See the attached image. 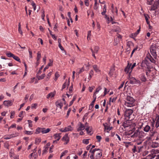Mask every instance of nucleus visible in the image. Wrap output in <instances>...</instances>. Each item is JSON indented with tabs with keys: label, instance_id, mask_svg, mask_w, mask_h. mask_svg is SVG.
Returning a JSON list of instances; mask_svg holds the SVG:
<instances>
[{
	"label": "nucleus",
	"instance_id": "24",
	"mask_svg": "<svg viewBox=\"0 0 159 159\" xmlns=\"http://www.w3.org/2000/svg\"><path fill=\"white\" fill-rule=\"evenodd\" d=\"M51 129L50 128L46 129L45 128H43L42 133L43 134H47L50 131Z\"/></svg>",
	"mask_w": 159,
	"mask_h": 159
},
{
	"label": "nucleus",
	"instance_id": "5",
	"mask_svg": "<svg viewBox=\"0 0 159 159\" xmlns=\"http://www.w3.org/2000/svg\"><path fill=\"white\" fill-rule=\"evenodd\" d=\"M133 112V110L131 109H127L125 110V116L127 120H129L130 119V116L132 115Z\"/></svg>",
	"mask_w": 159,
	"mask_h": 159
},
{
	"label": "nucleus",
	"instance_id": "8",
	"mask_svg": "<svg viewBox=\"0 0 159 159\" xmlns=\"http://www.w3.org/2000/svg\"><path fill=\"white\" fill-rule=\"evenodd\" d=\"M143 130L144 131L146 132H148L150 131V135L151 136H153L154 134L155 133L154 131H153L152 129H151V127L150 126L148 125H146L143 128Z\"/></svg>",
	"mask_w": 159,
	"mask_h": 159
},
{
	"label": "nucleus",
	"instance_id": "37",
	"mask_svg": "<svg viewBox=\"0 0 159 159\" xmlns=\"http://www.w3.org/2000/svg\"><path fill=\"white\" fill-rule=\"evenodd\" d=\"M89 139H85L83 140V143L84 144H87L89 143Z\"/></svg>",
	"mask_w": 159,
	"mask_h": 159
},
{
	"label": "nucleus",
	"instance_id": "57",
	"mask_svg": "<svg viewBox=\"0 0 159 159\" xmlns=\"http://www.w3.org/2000/svg\"><path fill=\"white\" fill-rule=\"evenodd\" d=\"M16 124H12L8 128V130L10 128H16Z\"/></svg>",
	"mask_w": 159,
	"mask_h": 159
},
{
	"label": "nucleus",
	"instance_id": "28",
	"mask_svg": "<svg viewBox=\"0 0 159 159\" xmlns=\"http://www.w3.org/2000/svg\"><path fill=\"white\" fill-rule=\"evenodd\" d=\"M144 16L147 24H149V22L148 21V18H149V16L147 14H144Z\"/></svg>",
	"mask_w": 159,
	"mask_h": 159
},
{
	"label": "nucleus",
	"instance_id": "38",
	"mask_svg": "<svg viewBox=\"0 0 159 159\" xmlns=\"http://www.w3.org/2000/svg\"><path fill=\"white\" fill-rule=\"evenodd\" d=\"M41 139L40 138H36L35 140V143L39 144L41 142Z\"/></svg>",
	"mask_w": 159,
	"mask_h": 159
},
{
	"label": "nucleus",
	"instance_id": "50",
	"mask_svg": "<svg viewBox=\"0 0 159 159\" xmlns=\"http://www.w3.org/2000/svg\"><path fill=\"white\" fill-rule=\"evenodd\" d=\"M92 127H89V129L88 130V132H87V134H89L90 135L92 134H93V133L92 132Z\"/></svg>",
	"mask_w": 159,
	"mask_h": 159
},
{
	"label": "nucleus",
	"instance_id": "52",
	"mask_svg": "<svg viewBox=\"0 0 159 159\" xmlns=\"http://www.w3.org/2000/svg\"><path fill=\"white\" fill-rule=\"evenodd\" d=\"M143 146H140L139 147H137L138 149V152L139 153L141 151V149L143 148Z\"/></svg>",
	"mask_w": 159,
	"mask_h": 159
},
{
	"label": "nucleus",
	"instance_id": "43",
	"mask_svg": "<svg viewBox=\"0 0 159 159\" xmlns=\"http://www.w3.org/2000/svg\"><path fill=\"white\" fill-rule=\"evenodd\" d=\"M53 60L51 59H50L49 60V63H48V65H47V66H48V67H49V66H52V64H53Z\"/></svg>",
	"mask_w": 159,
	"mask_h": 159
},
{
	"label": "nucleus",
	"instance_id": "27",
	"mask_svg": "<svg viewBox=\"0 0 159 159\" xmlns=\"http://www.w3.org/2000/svg\"><path fill=\"white\" fill-rule=\"evenodd\" d=\"M93 67L96 72L98 73L100 72V70L98 68L97 65H93Z\"/></svg>",
	"mask_w": 159,
	"mask_h": 159
},
{
	"label": "nucleus",
	"instance_id": "20",
	"mask_svg": "<svg viewBox=\"0 0 159 159\" xmlns=\"http://www.w3.org/2000/svg\"><path fill=\"white\" fill-rule=\"evenodd\" d=\"M56 93V92L55 91L53 92H51L47 95V98L48 99L50 98H52L53 97L55 96Z\"/></svg>",
	"mask_w": 159,
	"mask_h": 159
},
{
	"label": "nucleus",
	"instance_id": "2",
	"mask_svg": "<svg viewBox=\"0 0 159 159\" xmlns=\"http://www.w3.org/2000/svg\"><path fill=\"white\" fill-rule=\"evenodd\" d=\"M125 102V105L127 107H131L135 106V100L132 97L127 96Z\"/></svg>",
	"mask_w": 159,
	"mask_h": 159
},
{
	"label": "nucleus",
	"instance_id": "12",
	"mask_svg": "<svg viewBox=\"0 0 159 159\" xmlns=\"http://www.w3.org/2000/svg\"><path fill=\"white\" fill-rule=\"evenodd\" d=\"M13 101L12 100H5L3 102V104L5 106L8 107L12 105Z\"/></svg>",
	"mask_w": 159,
	"mask_h": 159
},
{
	"label": "nucleus",
	"instance_id": "39",
	"mask_svg": "<svg viewBox=\"0 0 159 159\" xmlns=\"http://www.w3.org/2000/svg\"><path fill=\"white\" fill-rule=\"evenodd\" d=\"M37 106V103L32 104L31 105V109H36Z\"/></svg>",
	"mask_w": 159,
	"mask_h": 159
},
{
	"label": "nucleus",
	"instance_id": "10",
	"mask_svg": "<svg viewBox=\"0 0 159 159\" xmlns=\"http://www.w3.org/2000/svg\"><path fill=\"white\" fill-rule=\"evenodd\" d=\"M62 141L65 142L64 144L65 145L67 144L69 141V138L68 136V134H66L62 137L61 139Z\"/></svg>",
	"mask_w": 159,
	"mask_h": 159
},
{
	"label": "nucleus",
	"instance_id": "6",
	"mask_svg": "<svg viewBox=\"0 0 159 159\" xmlns=\"http://www.w3.org/2000/svg\"><path fill=\"white\" fill-rule=\"evenodd\" d=\"M153 153H151L146 157L147 159H152L154 158L156 156L155 153H159V150L158 149H154L152 150Z\"/></svg>",
	"mask_w": 159,
	"mask_h": 159
},
{
	"label": "nucleus",
	"instance_id": "15",
	"mask_svg": "<svg viewBox=\"0 0 159 159\" xmlns=\"http://www.w3.org/2000/svg\"><path fill=\"white\" fill-rule=\"evenodd\" d=\"M154 122L155 124V127L157 128L159 127V115L157 116Z\"/></svg>",
	"mask_w": 159,
	"mask_h": 159
},
{
	"label": "nucleus",
	"instance_id": "61",
	"mask_svg": "<svg viewBox=\"0 0 159 159\" xmlns=\"http://www.w3.org/2000/svg\"><path fill=\"white\" fill-rule=\"evenodd\" d=\"M73 91V85H72L70 87L69 89V93H71Z\"/></svg>",
	"mask_w": 159,
	"mask_h": 159
},
{
	"label": "nucleus",
	"instance_id": "29",
	"mask_svg": "<svg viewBox=\"0 0 159 159\" xmlns=\"http://www.w3.org/2000/svg\"><path fill=\"white\" fill-rule=\"evenodd\" d=\"M45 76V74H43L42 75L40 76H39L38 75L37 76V77L39 80H41L42 79H43Z\"/></svg>",
	"mask_w": 159,
	"mask_h": 159
},
{
	"label": "nucleus",
	"instance_id": "36",
	"mask_svg": "<svg viewBox=\"0 0 159 159\" xmlns=\"http://www.w3.org/2000/svg\"><path fill=\"white\" fill-rule=\"evenodd\" d=\"M76 96H74L73 97V99L70 102V103H69V106H71V105H72V104H73V102H74L75 100L76 99Z\"/></svg>",
	"mask_w": 159,
	"mask_h": 159
},
{
	"label": "nucleus",
	"instance_id": "3",
	"mask_svg": "<svg viewBox=\"0 0 159 159\" xmlns=\"http://www.w3.org/2000/svg\"><path fill=\"white\" fill-rule=\"evenodd\" d=\"M145 136V134L143 132L136 130L131 136L133 138L137 137L140 139H143Z\"/></svg>",
	"mask_w": 159,
	"mask_h": 159
},
{
	"label": "nucleus",
	"instance_id": "4",
	"mask_svg": "<svg viewBox=\"0 0 159 159\" xmlns=\"http://www.w3.org/2000/svg\"><path fill=\"white\" fill-rule=\"evenodd\" d=\"M156 45L154 44H152L151 45L150 48V52L153 57L154 58H157V53L156 51Z\"/></svg>",
	"mask_w": 159,
	"mask_h": 159
},
{
	"label": "nucleus",
	"instance_id": "23",
	"mask_svg": "<svg viewBox=\"0 0 159 159\" xmlns=\"http://www.w3.org/2000/svg\"><path fill=\"white\" fill-rule=\"evenodd\" d=\"M43 128L38 127L35 130V134H38L40 133H42Z\"/></svg>",
	"mask_w": 159,
	"mask_h": 159
},
{
	"label": "nucleus",
	"instance_id": "55",
	"mask_svg": "<svg viewBox=\"0 0 159 159\" xmlns=\"http://www.w3.org/2000/svg\"><path fill=\"white\" fill-rule=\"evenodd\" d=\"M28 122L29 124V126L30 127H32V121L30 120H28Z\"/></svg>",
	"mask_w": 159,
	"mask_h": 159
},
{
	"label": "nucleus",
	"instance_id": "26",
	"mask_svg": "<svg viewBox=\"0 0 159 159\" xmlns=\"http://www.w3.org/2000/svg\"><path fill=\"white\" fill-rule=\"evenodd\" d=\"M60 133H57L54 135V138L55 139H57V141H59L61 137V136H60Z\"/></svg>",
	"mask_w": 159,
	"mask_h": 159
},
{
	"label": "nucleus",
	"instance_id": "18",
	"mask_svg": "<svg viewBox=\"0 0 159 159\" xmlns=\"http://www.w3.org/2000/svg\"><path fill=\"white\" fill-rule=\"evenodd\" d=\"M146 57L147 59L149 60L151 62L153 63H155L156 62L155 60L149 54H147Z\"/></svg>",
	"mask_w": 159,
	"mask_h": 159
},
{
	"label": "nucleus",
	"instance_id": "59",
	"mask_svg": "<svg viewBox=\"0 0 159 159\" xmlns=\"http://www.w3.org/2000/svg\"><path fill=\"white\" fill-rule=\"evenodd\" d=\"M66 81H67V80H66V82L64 83L62 85L61 90H62L63 89H64L66 88Z\"/></svg>",
	"mask_w": 159,
	"mask_h": 159
},
{
	"label": "nucleus",
	"instance_id": "53",
	"mask_svg": "<svg viewBox=\"0 0 159 159\" xmlns=\"http://www.w3.org/2000/svg\"><path fill=\"white\" fill-rule=\"evenodd\" d=\"M15 114V112L14 111H11V116L10 118H13V116Z\"/></svg>",
	"mask_w": 159,
	"mask_h": 159
},
{
	"label": "nucleus",
	"instance_id": "11",
	"mask_svg": "<svg viewBox=\"0 0 159 159\" xmlns=\"http://www.w3.org/2000/svg\"><path fill=\"white\" fill-rule=\"evenodd\" d=\"M55 104L57 108H59L60 109H61L63 106V102L60 100H57L55 102Z\"/></svg>",
	"mask_w": 159,
	"mask_h": 159
},
{
	"label": "nucleus",
	"instance_id": "1",
	"mask_svg": "<svg viewBox=\"0 0 159 159\" xmlns=\"http://www.w3.org/2000/svg\"><path fill=\"white\" fill-rule=\"evenodd\" d=\"M89 152L91 153L89 156L91 159H100L102 156V151L99 148L90 149Z\"/></svg>",
	"mask_w": 159,
	"mask_h": 159
},
{
	"label": "nucleus",
	"instance_id": "58",
	"mask_svg": "<svg viewBox=\"0 0 159 159\" xmlns=\"http://www.w3.org/2000/svg\"><path fill=\"white\" fill-rule=\"evenodd\" d=\"M87 152L86 151H85L84 154H83V159H85L87 157Z\"/></svg>",
	"mask_w": 159,
	"mask_h": 159
},
{
	"label": "nucleus",
	"instance_id": "42",
	"mask_svg": "<svg viewBox=\"0 0 159 159\" xmlns=\"http://www.w3.org/2000/svg\"><path fill=\"white\" fill-rule=\"evenodd\" d=\"M33 131H28L26 130L25 132V134L29 135H31L33 134Z\"/></svg>",
	"mask_w": 159,
	"mask_h": 159
},
{
	"label": "nucleus",
	"instance_id": "47",
	"mask_svg": "<svg viewBox=\"0 0 159 159\" xmlns=\"http://www.w3.org/2000/svg\"><path fill=\"white\" fill-rule=\"evenodd\" d=\"M150 11H154L157 8V7L154 5H153L150 7Z\"/></svg>",
	"mask_w": 159,
	"mask_h": 159
},
{
	"label": "nucleus",
	"instance_id": "33",
	"mask_svg": "<svg viewBox=\"0 0 159 159\" xmlns=\"http://www.w3.org/2000/svg\"><path fill=\"white\" fill-rule=\"evenodd\" d=\"M37 60L38 61L41 57V54L40 51H38L37 52Z\"/></svg>",
	"mask_w": 159,
	"mask_h": 159
},
{
	"label": "nucleus",
	"instance_id": "35",
	"mask_svg": "<svg viewBox=\"0 0 159 159\" xmlns=\"http://www.w3.org/2000/svg\"><path fill=\"white\" fill-rule=\"evenodd\" d=\"M19 133L17 132H15V133L10 134V136H11V138L15 137L18 136Z\"/></svg>",
	"mask_w": 159,
	"mask_h": 159
},
{
	"label": "nucleus",
	"instance_id": "22",
	"mask_svg": "<svg viewBox=\"0 0 159 159\" xmlns=\"http://www.w3.org/2000/svg\"><path fill=\"white\" fill-rule=\"evenodd\" d=\"M129 82L131 84H136V79L133 77H130L129 78Z\"/></svg>",
	"mask_w": 159,
	"mask_h": 159
},
{
	"label": "nucleus",
	"instance_id": "64",
	"mask_svg": "<svg viewBox=\"0 0 159 159\" xmlns=\"http://www.w3.org/2000/svg\"><path fill=\"white\" fill-rule=\"evenodd\" d=\"M71 111V109L70 108H69L68 110V111L67 112V114H66V116L67 117H68Z\"/></svg>",
	"mask_w": 159,
	"mask_h": 159
},
{
	"label": "nucleus",
	"instance_id": "25",
	"mask_svg": "<svg viewBox=\"0 0 159 159\" xmlns=\"http://www.w3.org/2000/svg\"><path fill=\"white\" fill-rule=\"evenodd\" d=\"M115 70V69L114 67V66L111 67L109 72V75L111 76H112Z\"/></svg>",
	"mask_w": 159,
	"mask_h": 159
},
{
	"label": "nucleus",
	"instance_id": "34",
	"mask_svg": "<svg viewBox=\"0 0 159 159\" xmlns=\"http://www.w3.org/2000/svg\"><path fill=\"white\" fill-rule=\"evenodd\" d=\"M102 89V88L101 86H99L98 88H97L96 89V90L95 92L93 94H95V95H96V94L100 90Z\"/></svg>",
	"mask_w": 159,
	"mask_h": 159
},
{
	"label": "nucleus",
	"instance_id": "32",
	"mask_svg": "<svg viewBox=\"0 0 159 159\" xmlns=\"http://www.w3.org/2000/svg\"><path fill=\"white\" fill-rule=\"evenodd\" d=\"M99 49V48L98 47L95 46L94 47V50H93V52H94V53H97Z\"/></svg>",
	"mask_w": 159,
	"mask_h": 159
},
{
	"label": "nucleus",
	"instance_id": "46",
	"mask_svg": "<svg viewBox=\"0 0 159 159\" xmlns=\"http://www.w3.org/2000/svg\"><path fill=\"white\" fill-rule=\"evenodd\" d=\"M137 147V146L136 145H134V146L133 148L132 149V151L134 153H135L136 152H138V151L136 149V148Z\"/></svg>",
	"mask_w": 159,
	"mask_h": 159
},
{
	"label": "nucleus",
	"instance_id": "44",
	"mask_svg": "<svg viewBox=\"0 0 159 159\" xmlns=\"http://www.w3.org/2000/svg\"><path fill=\"white\" fill-rule=\"evenodd\" d=\"M158 143L153 142L152 144V146L153 148H157L158 146Z\"/></svg>",
	"mask_w": 159,
	"mask_h": 159
},
{
	"label": "nucleus",
	"instance_id": "9",
	"mask_svg": "<svg viewBox=\"0 0 159 159\" xmlns=\"http://www.w3.org/2000/svg\"><path fill=\"white\" fill-rule=\"evenodd\" d=\"M73 128L71 125H69L63 128H61L59 129V131L61 132H66L69 131H72Z\"/></svg>",
	"mask_w": 159,
	"mask_h": 159
},
{
	"label": "nucleus",
	"instance_id": "30",
	"mask_svg": "<svg viewBox=\"0 0 159 159\" xmlns=\"http://www.w3.org/2000/svg\"><path fill=\"white\" fill-rule=\"evenodd\" d=\"M141 80L143 82H145L146 80V79L144 76V74H142L140 77Z\"/></svg>",
	"mask_w": 159,
	"mask_h": 159
},
{
	"label": "nucleus",
	"instance_id": "51",
	"mask_svg": "<svg viewBox=\"0 0 159 159\" xmlns=\"http://www.w3.org/2000/svg\"><path fill=\"white\" fill-rule=\"evenodd\" d=\"M96 139H97L98 142H100L101 140L102 139V137L101 136L97 135L96 136Z\"/></svg>",
	"mask_w": 159,
	"mask_h": 159
},
{
	"label": "nucleus",
	"instance_id": "41",
	"mask_svg": "<svg viewBox=\"0 0 159 159\" xmlns=\"http://www.w3.org/2000/svg\"><path fill=\"white\" fill-rule=\"evenodd\" d=\"M55 79L54 80L55 81H56L57 80L58 78L59 77L60 75L59 74L58 72H56L55 73Z\"/></svg>",
	"mask_w": 159,
	"mask_h": 159
},
{
	"label": "nucleus",
	"instance_id": "60",
	"mask_svg": "<svg viewBox=\"0 0 159 159\" xmlns=\"http://www.w3.org/2000/svg\"><path fill=\"white\" fill-rule=\"evenodd\" d=\"M29 57L30 58H32V52L30 50V49L29 50Z\"/></svg>",
	"mask_w": 159,
	"mask_h": 159
},
{
	"label": "nucleus",
	"instance_id": "40",
	"mask_svg": "<svg viewBox=\"0 0 159 159\" xmlns=\"http://www.w3.org/2000/svg\"><path fill=\"white\" fill-rule=\"evenodd\" d=\"M85 127H86L85 129V130L87 131V132H88V130L89 129V126L88 125V124L86 122L85 124Z\"/></svg>",
	"mask_w": 159,
	"mask_h": 159
},
{
	"label": "nucleus",
	"instance_id": "54",
	"mask_svg": "<svg viewBox=\"0 0 159 159\" xmlns=\"http://www.w3.org/2000/svg\"><path fill=\"white\" fill-rule=\"evenodd\" d=\"M116 98L117 97H114L112 98H110V102H113L116 101Z\"/></svg>",
	"mask_w": 159,
	"mask_h": 159
},
{
	"label": "nucleus",
	"instance_id": "31",
	"mask_svg": "<svg viewBox=\"0 0 159 159\" xmlns=\"http://www.w3.org/2000/svg\"><path fill=\"white\" fill-rule=\"evenodd\" d=\"M111 31V32H116L117 33L120 31V30L119 27H117L116 29H112Z\"/></svg>",
	"mask_w": 159,
	"mask_h": 159
},
{
	"label": "nucleus",
	"instance_id": "13",
	"mask_svg": "<svg viewBox=\"0 0 159 159\" xmlns=\"http://www.w3.org/2000/svg\"><path fill=\"white\" fill-rule=\"evenodd\" d=\"M106 7L107 6L106 5H105L103 7V11L101 12V14L102 15H104L105 16V18L107 19V20H109V18L105 14V13L106 12Z\"/></svg>",
	"mask_w": 159,
	"mask_h": 159
},
{
	"label": "nucleus",
	"instance_id": "62",
	"mask_svg": "<svg viewBox=\"0 0 159 159\" xmlns=\"http://www.w3.org/2000/svg\"><path fill=\"white\" fill-rule=\"evenodd\" d=\"M124 83H125V82H122V83L121 84H120V86L119 87L118 89H120L121 88H122L124 85Z\"/></svg>",
	"mask_w": 159,
	"mask_h": 159
},
{
	"label": "nucleus",
	"instance_id": "17",
	"mask_svg": "<svg viewBox=\"0 0 159 159\" xmlns=\"http://www.w3.org/2000/svg\"><path fill=\"white\" fill-rule=\"evenodd\" d=\"M103 125L104 127V129H107L108 131L111 130L112 128V127H110L107 123H103Z\"/></svg>",
	"mask_w": 159,
	"mask_h": 159
},
{
	"label": "nucleus",
	"instance_id": "48",
	"mask_svg": "<svg viewBox=\"0 0 159 159\" xmlns=\"http://www.w3.org/2000/svg\"><path fill=\"white\" fill-rule=\"evenodd\" d=\"M147 4L149 5H152L153 3V0H147Z\"/></svg>",
	"mask_w": 159,
	"mask_h": 159
},
{
	"label": "nucleus",
	"instance_id": "14",
	"mask_svg": "<svg viewBox=\"0 0 159 159\" xmlns=\"http://www.w3.org/2000/svg\"><path fill=\"white\" fill-rule=\"evenodd\" d=\"M78 125L79 127L77 129L78 131L83 130L85 129V126L80 122L78 123Z\"/></svg>",
	"mask_w": 159,
	"mask_h": 159
},
{
	"label": "nucleus",
	"instance_id": "7",
	"mask_svg": "<svg viewBox=\"0 0 159 159\" xmlns=\"http://www.w3.org/2000/svg\"><path fill=\"white\" fill-rule=\"evenodd\" d=\"M6 54L8 57H12L15 60L19 62H20V59L19 58L18 56L15 55L11 52H8Z\"/></svg>",
	"mask_w": 159,
	"mask_h": 159
},
{
	"label": "nucleus",
	"instance_id": "45",
	"mask_svg": "<svg viewBox=\"0 0 159 159\" xmlns=\"http://www.w3.org/2000/svg\"><path fill=\"white\" fill-rule=\"evenodd\" d=\"M48 147H45L44 146V149L43 151V154L44 153H45L47 152V151L48 149Z\"/></svg>",
	"mask_w": 159,
	"mask_h": 159
},
{
	"label": "nucleus",
	"instance_id": "63",
	"mask_svg": "<svg viewBox=\"0 0 159 159\" xmlns=\"http://www.w3.org/2000/svg\"><path fill=\"white\" fill-rule=\"evenodd\" d=\"M11 136H10V135H8L7 136H5L4 137V139H8L11 138Z\"/></svg>",
	"mask_w": 159,
	"mask_h": 159
},
{
	"label": "nucleus",
	"instance_id": "49",
	"mask_svg": "<svg viewBox=\"0 0 159 159\" xmlns=\"http://www.w3.org/2000/svg\"><path fill=\"white\" fill-rule=\"evenodd\" d=\"M52 71H50L48 73V74L47 75V79H49L50 78V77L51 76V75H52Z\"/></svg>",
	"mask_w": 159,
	"mask_h": 159
},
{
	"label": "nucleus",
	"instance_id": "19",
	"mask_svg": "<svg viewBox=\"0 0 159 159\" xmlns=\"http://www.w3.org/2000/svg\"><path fill=\"white\" fill-rule=\"evenodd\" d=\"M128 120L127 121H125L123 123L122 126L124 128L128 127L130 125V122Z\"/></svg>",
	"mask_w": 159,
	"mask_h": 159
},
{
	"label": "nucleus",
	"instance_id": "56",
	"mask_svg": "<svg viewBox=\"0 0 159 159\" xmlns=\"http://www.w3.org/2000/svg\"><path fill=\"white\" fill-rule=\"evenodd\" d=\"M94 87H95L94 86L89 87V91H90L91 92H92V91H93V89H94Z\"/></svg>",
	"mask_w": 159,
	"mask_h": 159
},
{
	"label": "nucleus",
	"instance_id": "16",
	"mask_svg": "<svg viewBox=\"0 0 159 159\" xmlns=\"http://www.w3.org/2000/svg\"><path fill=\"white\" fill-rule=\"evenodd\" d=\"M130 66L131 65H129V64H128L127 66L125 68V72H126L127 73H129V74H130V73L131 72V71L132 70L131 69Z\"/></svg>",
	"mask_w": 159,
	"mask_h": 159
},
{
	"label": "nucleus",
	"instance_id": "21",
	"mask_svg": "<svg viewBox=\"0 0 159 159\" xmlns=\"http://www.w3.org/2000/svg\"><path fill=\"white\" fill-rule=\"evenodd\" d=\"M143 141V139H136L135 140V145H136V146L140 145L142 143Z\"/></svg>",
	"mask_w": 159,
	"mask_h": 159
}]
</instances>
